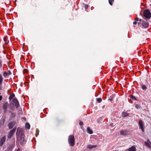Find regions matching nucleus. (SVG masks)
Wrapping results in <instances>:
<instances>
[{"instance_id": "nucleus-5", "label": "nucleus", "mask_w": 151, "mask_h": 151, "mask_svg": "<svg viewBox=\"0 0 151 151\" xmlns=\"http://www.w3.org/2000/svg\"><path fill=\"white\" fill-rule=\"evenodd\" d=\"M16 134L17 136V138H18V139H19V137H21L22 134L24 135L22 133V129L19 127L17 129Z\"/></svg>"}, {"instance_id": "nucleus-22", "label": "nucleus", "mask_w": 151, "mask_h": 151, "mask_svg": "<svg viewBox=\"0 0 151 151\" xmlns=\"http://www.w3.org/2000/svg\"><path fill=\"white\" fill-rule=\"evenodd\" d=\"M109 4L111 5H113V3L114 2V0H109Z\"/></svg>"}, {"instance_id": "nucleus-2", "label": "nucleus", "mask_w": 151, "mask_h": 151, "mask_svg": "<svg viewBox=\"0 0 151 151\" xmlns=\"http://www.w3.org/2000/svg\"><path fill=\"white\" fill-rule=\"evenodd\" d=\"M139 22L138 23V24L141 23L142 27L144 28H146L148 27L149 26L148 22L147 21H144L141 19L139 20Z\"/></svg>"}, {"instance_id": "nucleus-14", "label": "nucleus", "mask_w": 151, "mask_h": 151, "mask_svg": "<svg viewBox=\"0 0 151 151\" xmlns=\"http://www.w3.org/2000/svg\"><path fill=\"white\" fill-rule=\"evenodd\" d=\"M87 132L90 134H92L93 132L92 130L89 127H88L87 128Z\"/></svg>"}, {"instance_id": "nucleus-26", "label": "nucleus", "mask_w": 151, "mask_h": 151, "mask_svg": "<svg viewBox=\"0 0 151 151\" xmlns=\"http://www.w3.org/2000/svg\"><path fill=\"white\" fill-rule=\"evenodd\" d=\"M142 88L143 90H145L147 89V87L145 85H143L142 86Z\"/></svg>"}, {"instance_id": "nucleus-9", "label": "nucleus", "mask_w": 151, "mask_h": 151, "mask_svg": "<svg viewBox=\"0 0 151 151\" xmlns=\"http://www.w3.org/2000/svg\"><path fill=\"white\" fill-rule=\"evenodd\" d=\"M13 102L14 103L15 106L17 108H18L19 106V104L18 101L16 98L13 99L12 100Z\"/></svg>"}, {"instance_id": "nucleus-18", "label": "nucleus", "mask_w": 151, "mask_h": 151, "mask_svg": "<svg viewBox=\"0 0 151 151\" xmlns=\"http://www.w3.org/2000/svg\"><path fill=\"white\" fill-rule=\"evenodd\" d=\"M97 147L96 145H88L87 146V147L89 149H91L93 147Z\"/></svg>"}, {"instance_id": "nucleus-33", "label": "nucleus", "mask_w": 151, "mask_h": 151, "mask_svg": "<svg viewBox=\"0 0 151 151\" xmlns=\"http://www.w3.org/2000/svg\"><path fill=\"white\" fill-rule=\"evenodd\" d=\"M2 99V97L1 96H0V101H1Z\"/></svg>"}, {"instance_id": "nucleus-15", "label": "nucleus", "mask_w": 151, "mask_h": 151, "mask_svg": "<svg viewBox=\"0 0 151 151\" xmlns=\"http://www.w3.org/2000/svg\"><path fill=\"white\" fill-rule=\"evenodd\" d=\"M8 106V103L7 102L5 103L3 105V108L4 110L6 111L7 110Z\"/></svg>"}, {"instance_id": "nucleus-4", "label": "nucleus", "mask_w": 151, "mask_h": 151, "mask_svg": "<svg viewBox=\"0 0 151 151\" xmlns=\"http://www.w3.org/2000/svg\"><path fill=\"white\" fill-rule=\"evenodd\" d=\"M17 139L20 141V144L22 145L25 144L26 142V140L24 138V135L22 134L21 136L19 137V139L17 138Z\"/></svg>"}, {"instance_id": "nucleus-3", "label": "nucleus", "mask_w": 151, "mask_h": 151, "mask_svg": "<svg viewBox=\"0 0 151 151\" xmlns=\"http://www.w3.org/2000/svg\"><path fill=\"white\" fill-rule=\"evenodd\" d=\"M143 16L146 19H150L151 17V13L148 9L145 10L143 12Z\"/></svg>"}, {"instance_id": "nucleus-8", "label": "nucleus", "mask_w": 151, "mask_h": 151, "mask_svg": "<svg viewBox=\"0 0 151 151\" xmlns=\"http://www.w3.org/2000/svg\"><path fill=\"white\" fill-rule=\"evenodd\" d=\"M6 137L4 136L1 137L0 139V146H1L5 141Z\"/></svg>"}, {"instance_id": "nucleus-28", "label": "nucleus", "mask_w": 151, "mask_h": 151, "mask_svg": "<svg viewBox=\"0 0 151 151\" xmlns=\"http://www.w3.org/2000/svg\"><path fill=\"white\" fill-rule=\"evenodd\" d=\"M88 7V5L87 4H85V8L86 10L87 11V9Z\"/></svg>"}, {"instance_id": "nucleus-12", "label": "nucleus", "mask_w": 151, "mask_h": 151, "mask_svg": "<svg viewBox=\"0 0 151 151\" xmlns=\"http://www.w3.org/2000/svg\"><path fill=\"white\" fill-rule=\"evenodd\" d=\"M14 124L15 122H12L9 123L8 124L9 129H11L14 126Z\"/></svg>"}, {"instance_id": "nucleus-19", "label": "nucleus", "mask_w": 151, "mask_h": 151, "mask_svg": "<svg viewBox=\"0 0 151 151\" xmlns=\"http://www.w3.org/2000/svg\"><path fill=\"white\" fill-rule=\"evenodd\" d=\"M25 127L26 129H29L30 128V125L28 123H27L25 124Z\"/></svg>"}, {"instance_id": "nucleus-16", "label": "nucleus", "mask_w": 151, "mask_h": 151, "mask_svg": "<svg viewBox=\"0 0 151 151\" xmlns=\"http://www.w3.org/2000/svg\"><path fill=\"white\" fill-rule=\"evenodd\" d=\"M128 115V113L126 112H123L122 114V116L123 117H126Z\"/></svg>"}, {"instance_id": "nucleus-17", "label": "nucleus", "mask_w": 151, "mask_h": 151, "mask_svg": "<svg viewBox=\"0 0 151 151\" xmlns=\"http://www.w3.org/2000/svg\"><path fill=\"white\" fill-rule=\"evenodd\" d=\"M4 40L5 42V44H8L9 42V40H8L7 37H5L4 38Z\"/></svg>"}, {"instance_id": "nucleus-27", "label": "nucleus", "mask_w": 151, "mask_h": 151, "mask_svg": "<svg viewBox=\"0 0 151 151\" xmlns=\"http://www.w3.org/2000/svg\"><path fill=\"white\" fill-rule=\"evenodd\" d=\"M135 107L137 109H139L140 107L139 105L138 104H136L135 105Z\"/></svg>"}, {"instance_id": "nucleus-34", "label": "nucleus", "mask_w": 151, "mask_h": 151, "mask_svg": "<svg viewBox=\"0 0 151 151\" xmlns=\"http://www.w3.org/2000/svg\"><path fill=\"white\" fill-rule=\"evenodd\" d=\"M17 151H22L20 148L18 149Z\"/></svg>"}, {"instance_id": "nucleus-21", "label": "nucleus", "mask_w": 151, "mask_h": 151, "mask_svg": "<svg viewBox=\"0 0 151 151\" xmlns=\"http://www.w3.org/2000/svg\"><path fill=\"white\" fill-rule=\"evenodd\" d=\"M15 95L14 94H11L9 97V99L10 100H11L12 98L14 97Z\"/></svg>"}, {"instance_id": "nucleus-25", "label": "nucleus", "mask_w": 151, "mask_h": 151, "mask_svg": "<svg viewBox=\"0 0 151 151\" xmlns=\"http://www.w3.org/2000/svg\"><path fill=\"white\" fill-rule=\"evenodd\" d=\"M8 75V73L4 72L3 74V75L4 77L7 76Z\"/></svg>"}, {"instance_id": "nucleus-30", "label": "nucleus", "mask_w": 151, "mask_h": 151, "mask_svg": "<svg viewBox=\"0 0 151 151\" xmlns=\"http://www.w3.org/2000/svg\"><path fill=\"white\" fill-rule=\"evenodd\" d=\"M79 124L80 125H83V122H81V121L80 122H79Z\"/></svg>"}, {"instance_id": "nucleus-11", "label": "nucleus", "mask_w": 151, "mask_h": 151, "mask_svg": "<svg viewBox=\"0 0 151 151\" xmlns=\"http://www.w3.org/2000/svg\"><path fill=\"white\" fill-rule=\"evenodd\" d=\"M128 132L126 130H122L120 132V134L121 135H126L128 134Z\"/></svg>"}, {"instance_id": "nucleus-32", "label": "nucleus", "mask_w": 151, "mask_h": 151, "mask_svg": "<svg viewBox=\"0 0 151 151\" xmlns=\"http://www.w3.org/2000/svg\"><path fill=\"white\" fill-rule=\"evenodd\" d=\"M7 73H8V75H11L12 74L11 72L9 71H8Z\"/></svg>"}, {"instance_id": "nucleus-10", "label": "nucleus", "mask_w": 151, "mask_h": 151, "mask_svg": "<svg viewBox=\"0 0 151 151\" xmlns=\"http://www.w3.org/2000/svg\"><path fill=\"white\" fill-rule=\"evenodd\" d=\"M145 145L149 148L151 147V143L149 139L145 142Z\"/></svg>"}, {"instance_id": "nucleus-24", "label": "nucleus", "mask_w": 151, "mask_h": 151, "mask_svg": "<svg viewBox=\"0 0 151 151\" xmlns=\"http://www.w3.org/2000/svg\"><path fill=\"white\" fill-rule=\"evenodd\" d=\"M2 81H3V78H2V76L1 75H0V84H1L2 82Z\"/></svg>"}, {"instance_id": "nucleus-23", "label": "nucleus", "mask_w": 151, "mask_h": 151, "mask_svg": "<svg viewBox=\"0 0 151 151\" xmlns=\"http://www.w3.org/2000/svg\"><path fill=\"white\" fill-rule=\"evenodd\" d=\"M102 99L100 98L96 99V101L98 103H100L102 101Z\"/></svg>"}, {"instance_id": "nucleus-13", "label": "nucleus", "mask_w": 151, "mask_h": 151, "mask_svg": "<svg viewBox=\"0 0 151 151\" xmlns=\"http://www.w3.org/2000/svg\"><path fill=\"white\" fill-rule=\"evenodd\" d=\"M128 150V151H136V149L135 146H132V147L129 148Z\"/></svg>"}, {"instance_id": "nucleus-29", "label": "nucleus", "mask_w": 151, "mask_h": 151, "mask_svg": "<svg viewBox=\"0 0 151 151\" xmlns=\"http://www.w3.org/2000/svg\"><path fill=\"white\" fill-rule=\"evenodd\" d=\"M39 130L37 129V130H36V134H39Z\"/></svg>"}, {"instance_id": "nucleus-1", "label": "nucleus", "mask_w": 151, "mask_h": 151, "mask_svg": "<svg viewBox=\"0 0 151 151\" xmlns=\"http://www.w3.org/2000/svg\"><path fill=\"white\" fill-rule=\"evenodd\" d=\"M68 142L70 145L73 147L75 145V139L74 135H70L68 138Z\"/></svg>"}, {"instance_id": "nucleus-35", "label": "nucleus", "mask_w": 151, "mask_h": 151, "mask_svg": "<svg viewBox=\"0 0 151 151\" xmlns=\"http://www.w3.org/2000/svg\"><path fill=\"white\" fill-rule=\"evenodd\" d=\"M24 72H26V73H27V72L28 70H27V69H25V70H24Z\"/></svg>"}, {"instance_id": "nucleus-7", "label": "nucleus", "mask_w": 151, "mask_h": 151, "mask_svg": "<svg viewBox=\"0 0 151 151\" xmlns=\"http://www.w3.org/2000/svg\"><path fill=\"white\" fill-rule=\"evenodd\" d=\"M16 130V128H14L13 129L11 130L8 134V138H11L13 136Z\"/></svg>"}, {"instance_id": "nucleus-6", "label": "nucleus", "mask_w": 151, "mask_h": 151, "mask_svg": "<svg viewBox=\"0 0 151 151\" xmlns=\"http://www.w3.org/2000/svg\"><path fill=\"white\" fill-rule=\"evenodd\" d=\"M138 124L139 126V128L141 129L142 132L144 131L145 125H144L142 121L141 120H140L139 121Z\"/></svg>"}, {"instance_id": "nucleus-31", "label": "nucleus", "mask_w": 151, "mask_h": 151, "mask_svg": "<svg viewBox=\"0 0 151 151\" xmlns=\"http://www.w3.org/2000/svg\"><path fill=\"white\" fill-rule=\"evenodd\" d=\"M12 116H13V117H15V114H14L13 113H12Z\"/></svg>"}, {"instance_id": "nucleus-20", "label": "nucleus", "mask_w": 151, "mask_h": 151, "mask_svg": "<svg viewBox=\"0 0 151 151\" xmlns=\"http://www.w3.org/2000/svg\"><path fill=\"white\" fill-rule=\"evenodd\" d=\"M135 21L133 22V24L134 25H136L137 23V22L139 21V18H136L135 19Z\"/></svg>"}]
</instances>
